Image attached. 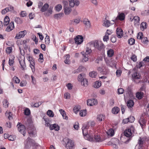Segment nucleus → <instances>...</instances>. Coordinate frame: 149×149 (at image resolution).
<instances>
[{"mask_svg": "<svg viewBox=\"0 0 149 149\" xmlns=\"http://www.w3.org/2000/svg\"><path fill=\"white\" fill-rule=\"evenodd\" d=\"M25 126L18 123L17 126L18 131L24 136H25L26 128L28 131V133L30 136H35L36 134V129L32 125L30 120H28L25 123Z\"/></svg>", "mask_w": 149, "mask_h": 149, "instance_id": "f257e3e1", "label": "nucleus"}, {"mask_svg": "<svg viewBox=\"0 0 149 149\" xmlns=\"http://www.w3.org/2000/svg\"><path fill=\"white\" fill-rule=\"evenodd\" d=\"M134 127L132 125L130 128L125 130L124 132V134L125 136L127 138V139L125 142L126 143H127L131 140L132 137V133L134 132Z\"/></svg>", "mask_w": 149, "mask_h": 149, "instance_id": "f03ea898", "label": "nucleus"}, {"mask_svg": "<svg viewBox=\"0 0 149 149\" xmlns=\"http://www.w3.org/2000/svg\"><path fill=\"white\" fill-rule=\"evenodd\" d=\"M88 45H90L91 47H94L100 51L104 48V44L101 42L99 43L97 41H95L94 43H89Z\"/></svg>", "mask_w": 149, "mask_h": 149, "instance_id": "7ed1b4c3", "label": "nucleus"}, {"mask_svg": "<svg viewBox=\"0 0 149 149\" xmlns=\"http://www.w3.org/2000/svg\"><path fill=\"white\" fill-rule=\"evenodd\" d=\"M65 143L66 147L68 149H72L74 146V142L68 138H65L63 140Z\"/></svg>", "mask_w": 149, "mask_h": 149, "instance_id": "20e7f679", "label": "nucleus"}, {"mask_svg": "<svg viewBox=\"0 0 149 149\" xmlns=\"http://www.w3.org/2000/svg\"><path fill=\"white\" fill-rule=\"evenodd\" d=\"M88 139L90 141L97 142H101L104 140L101 139L100 136L97 134H95L94 137L91 136H89Z\"/></svg>", "mask_w": 149, "mask_h": 149, "instance_id": "39448f33", "label": "nucleus"}, {"mask_svg": "<svg viewBox=\"0 0 149 149\" xmlns=\"http://www.w3.org/2000/svg\"><path fill=\"white\" fill-rule=\"evenodd\" d=\"M141 77V75L137 72H134L132 75V81L136 83L139 82L140 81L138 79H140Z\"/></svg>", "mask_w": 149, "mask_h": 149, "instance_id": "423d86ee", "label": "nucleus"}, {"mask_svg": "<svg viewBox=\"0 0 149 149\" xmlns=\"http://www.w3.org/2000/svg\"><path fill=\"white\" fill-rule=\"evenodd\" d=\"M27 143L31 142L33 147L32 149H38L39 147L40 148V147L39 145L38 144L36 143L35 141L33 140L30 139L28 137L27 139Z\"/></svg>", "mask_w": 149, "mask_h": 149, "instance_id": "0eeeda50", "label": "nucleus"}, {"mask_svg": "<svg viewBox=\"0 0 149 149\" xmlns=\"http://www.w3.org/2000/svg\"><path fill=\"white\" fill-rule=\"evenodd\" d=\"M28 60L29 61L30 63V66L31 65V66H30L33 72L35 71V61L34 60L33 58L32 57L30 56H29L28 57Z\"/></svg>", "mask_w": 149, "mask_h": 149, "instance_id": "6e6552de", "label": "nucleus"}, {"mask_svg": "<svg viewBox=\"0 0 149 149\" xmlns=\"http://www.w3.org/2000/svg\"><path fill=\"white\" fill-rule=\"evenodd\" d=\"M97 102L96 99L92 98L88 100L87 101V104L88 106H92L97 104Z\"/></svg>", "mask_w": 149, "mask_h": 149, "instance_id": "1a4fd4ad", "label": "nucleus"}, {"mask_svg": "<svg viewBox=\"0 0 149 149\" xmlns=\"http://www.w3.org/2000/svg\"><path fill=\"white\" fill-rule=\"evenodd\" d=\"M76 44L79 45L81 44L83 41V37L81 35H78L74 38Z\"/></svg>", "mask_w": 149, "mask_h": 149, "instance_id": "9d476101", "label": "nucleus"}, {"mask_svg": "<svg viewBox=\"0 0 149 149\" xmlns=\"http://www.w3.org/2000/svg\"><path fill=\"white\" fill-rule=\"evenodd\" d=\"M26 34V30H24L20 31L19 33L16 34L15 38V39H18L24 37L25 35Z\"/></svg>", "mask_w": 149, "mask_h": 149, "instance_id": "9b49d317", "label": "nucleus"}, {"mask_svg": "<svg viewBox=\"0 0 149 149\" xmlns=\"http://www.w3.org/2000/svg\"><path fill=\"white\" fill-rule=\"evenodd\" d=\"M125 15L123 13H121L119 14L117 17L115 19V20H112L113 22H115V21L119 19L121 21L124 20L125 18Z\"/></svg>", "mask_w": 149, "mask_h": 149, "instance_id": "f8f14e48", "label": "nucleus"}, {"mask_svg": "<svg viewBox=\"0 0 149 149\" xmlns=\"http://www.w3.org/2000/svg\"><path fill=\"white\" fill-rule=\"evenodd\" d=\"M14 28V23L13 21H12L9 23V25L6 28V31L10 32L13 30Z\"/></svg>", "mask_w": 149, "mask_h": 149, "instance_id": "ddd939ff", "label": "nucleus"}, {"mask_svg": "<svg viewBox=\"0 0 149 149\" xmlns=\"http://www.w3.org/2000/svg\"><path fill=\"white\" fill-rule=\"evenodd\" d=\"M116 33L118 38H121L123 36V31L122 29L117 28L116 30Z\"/></svg>", "mask_w": 149, "mask_h": 149, "instance_id": "4468645a", "label": "nucleus"}, {"mask_svg": "<svg viewBox=\"0 0 149 149\" xmlns=\"http://www.w3.org/2000/svg\"><path fill=\"white\" fill-rule=\"evenodd\" d=\"M89 128V126L88 125H84L82 128V130L83 135L87 136H88L87 135V129Z\"/></svg>", "mask_w": 149, "mask_h": 149, "instance_id": "2eb2a0df", "label": "nucleus"}, {"mask_svg": "<svg viewBox=\"0 0 149 149\" xmlns=\"http://www.w3.org/2000/svg\"><path fill=\"white\" fill-rule=\"evenodd\" d=\"M50 130H54L56 131H58L59 130V126L56 124H54L49 125Z\"/></svg>", "mask_w": 149, "mask_h": 149, "instance_id": "dca6fc26", "label": "nucleus"}, {"mask_svg": "<svg viewBox=\"0 0 149 149\" xmlns=\"http://www.w3.org/2000/svg\"><path fill=\"white\" fill-rule=\"evenodd\" d=\"M139 122L142 127L145 125L146 121L143 116H142L140 117Z\"/></svg>", "mask_w": 149, "mask_h": 149, "instance_id": "f3484780", "label": "nucleus"}, {"mask_svg": "<svg viewBox=\"0 0 149 149\" xmlns=\"http://www.w3.org/2000/svg\"><path fill=\"white\" fill-rule=\"evenodd\" d=\"M81 54L83 56L82 61L84 62L88 61V55L84 54V52H82Z\"/></svg>", "mask_w": 149, "mask_h": 149, "instance_id": "a211bd4d", "label": "nucleus"}, {"mask_svg": "<svg viewBox=\"0 0 149 149\" xmlns=\"http://www.w3.org/2000/svg\"><path fill=\"white\" fill-rule=\"evenodd\" d=\"M115 22L111 23L110 21L109 20H106L104 21L103 25L104 26L106 27H109L112 24H113Z\"/></svg>", "mask_w": 149, "mask_h": 149, "instance_id": "6ab92c4d", "label": "nucleus"}, {"mask_svg": "<svg viewBox=\"0 0 149 149\" xmlns=\"http://www.w3.org/2000/svg\"><path fill=\"white\" fill-rule=\"evenodd\" d=\"M19 63L21 66L22 69L23 70H24L26 67L24 60H19Z\"/></svg>", "mask_w": 149, "mask_h": 149, "instance_id": "aec40b11", "label": "nucleus"}, {"mask_svg": "<svg viewBox=\"0 0 149 149\" xmlns=\"http://www.w3.org/2000/svg\"><path fill=\"white\" fill-rule=\"evenodd\" d=\"M10 19L8 16H6L4 19V26H7L9 23Z\"/></svg>", "mask_w": 149, "mask_h": 149, "instance_id": "412c9836", "label": "nucleus"}, {"mask_svg": "<svg viewBox=\"0 0 149 149\" xmlns=\"http://www.w3.org/2000/svg\"><path fill=\"white\" fill-rule=\"evenodd\" d=\"M134 103L133 100H130L127 102V105L128 107H132L134 105Z\"/></svg>", "mask_w": 149, "mask_h": 149, "instance_id": "4be33fe9", "label": "nucleus"}, {"mask_svg": "<svg viewBox=\"0 0 149 149\" xmlns=\"http://www.w3.org/2000/svg\"><path fill=\"white\" fill-rule=\"evenodd\" d=\"M14 21L18 24H21L23 22V20L18 17H15Z\"/></svg>", "mask_w": 149, "mask_h": 149, "instance_id": "5701e85b", "label": "nucleus"}, {"mask_svg": "<svg viewBox=\"0 0 149 149\" xmlns=\"http://www.w3.org/2000/svg\"><path fill=\"white\" fill-rule=\"evenodd\" d=\"M114 54L113 50L112 49H110L107 52L108 56L109 57H111L113 56Z\"/></svg>", "mask_w": 149, "mask_h": 149, "instance_id": "b1692460", "label": "nucleus"}, {"mask_svg": "<svg viewBox=\"0 0 149 149\" xmlns=\"http://www.w3.org/2000/svg\"><path fill=\"white\" fill-rule=\"evenodd\" d=\"M120 109L117 107H115L112 109V112L114 114H117L119 111Z\"/></svg>", "mask_w": 149, "mask_h": 149, "instance_id": "393cba45", "label": "nucleus"}, {"mask_svg": "<svg viewBox=\"0 0 149 149\" xmlns=\"http://www.w3.org/2000/svg\"><path fill=\"white\" fill-rule=\"evenodd\" d=\"M49 5L47 3H45L40 9V11L43 12L45 11L49 8Z\"/></svg>", "mask_w": 149, "mask_h": 149, "instance_id": "a878e982", "label": "nucleus"}, {"mask_svg": "<svg viewBox=\"0 0 149 149\" xmlns=\"http://www.w3.org/2000/svg\"><path fill=\"white\" fill-rule=\"evenodd\" d=\"M101 85V81H96L95 82V83L94 85V87L95 88H98Z\"/></svg>", "mask_w": 149, "mask_h": 149, "instance_id": "bb28decb", "label": "nucleus"}, {"mask_svg": "<svg viewBox=\"0 0 149 149\" xmlns=\"http://www.w3.org/2000/svg\"><path fill=\"white\" fill-rule=\"evenodd\" d=\"M107 134L110 136H112L114 134V131L113 129H110L107 132Z\"/></svg>", "mask_w": 149, "mask_h": 149, "instance_id": "cd10ccee", "label": "nucleus"}, {"mask_svg": "<svg viewBox=\"0 0 149 149\" xmlns=\"http://www.w3.org/2000/svg\"><path fill=\"white\" fill-rule=\"evenodd\" d=\"M71 11V10L69 7H66L64 8V13L65 15H68Z\"/></svg>", "mask_w": 149, "mask_h": 149, "instance_id": "c85d7f7f", "label": "nucleus"}, {"mask_svg": "<svg viewBox=\"0 0 149 149\" xmlns=\"http://www.w3.org/2000/svg\"><path fill=\"white\" fill-rule=\"evenodd\" d=\"M84 24L86 25L87 27H90V22L88 19H85L83 21Z\"/></svg>", "mask_w": 149, "mask_h": 149, "instance_id": "c756f323", "label": "nucleus"}, {"mask_svg": "<svg viewBox=\"0 0 149 149\" xmlns=\"http://www.w3.org/2000/svg\"><path fill=\"white\" fill-rule=\"evenodd\" d=\"M91 47L90 46V47H87L86 48V52L85 53L84 52V54L87 55L90 54L91 52L92 51L91 48Z\"/></svg>", "mask_w": 149, "mask_h": 149, "instance_id": "7c9ffc66", "label": "nucleus"}, {"mask_svg": "<svg viewBox=\"0 0 149 149\" xmlns=\"http://www.w3.org/2000/svg\"><path fill=\"white\" fill-rule=\"evenodd\" d=\"M81 82V84L84 86H87L88 85L87 79L86 78L82 80Z\"/></svg>", "mask_w": 149, "mask_h": 149, "instance_id": "2f4dec72", "label": "nucleus"}, {"mask_svg": "<svg viewBox=\"0 0 149 149\" xmlns=\"http://www.w3.org/2000/svg\"><path fill=\"white\" fill-rule=\"evenodd\" d=\"M136 95L137 98L141 99L143 98V93L141 92H138L136 93Z\"/></svg>", "mask_w": 149, "mask_h": 149, "instance_id": "473e14b6", "label": "nucleus"}, {"mask_svg": "<svg viewBox=\"0 0 149 149\" xmlns=\"http://www.w3.org/2000/svg\"><path fill=\"white\" fill-rule=\"evenodd\" d=\"M133 20L135 21L134 23L135 24H137V23H139L140 18L138 16H135L133 17V19L131 21H132Z\"/></svg>", "mask_w": 149, "mask_h": 149, "instance_id": "72a5a7b5", "label": "nucleus"}, {"mask_svg": "<svg viewBox=\"0 0 149 149\" xmlns=\"http://www.w3.org/2000/svg\"><path fill=\"white\" fill-rule=\"evenodd\" d=\"M63 15V13H60L54 15V18L55 19H58L59 18H60V17H61Z\"/></svg>", "mask_w": 149, "mask_h": 149, "instance_id": "f704fd0d", "label": "nucleus"}, {"mask_svg": "<svg viewBox=\"0 0 149 149\" xmlns=\"http://www.w3.org/2000/svg\"><path fill=\"white\" fill-rule=\"evenodd\" d=\"M146 23L145 22H143L141 24L140 28L141 30L143 29V31L144 29L146 28Z\"/></svg>", "mask_w": 149, "mask_h": 149, "instance_id": "c9c22d12", "label": "nucleus"}, {"mask_svg": "<svg viewBox=\"0 0 149 149\" xmlns=\"http://www.w3.org/2000/svg\"><path fill=\"white\" fill-rule=\"evenodd\" d=\"M97 74V72L94 71H92L89 73V76L91 77H95Z\"/></svg>", "mask_w": 149, "mask_h": 149, "instance_id": "e433bc0d", "label": "nucleus"}, {"mask_svg": "<svg viewBox=\"0 0 149 149\" xmlns=\"http://www.w3.org/2000/svg\"><path fill=\"white\" fill-rule=\"evenodd\" d=\"M78 80L79 81H81L84 80L85 78L84 77V74H80L78 76Z\"/></svg>", "mask_w": 149, "mask_h": 149, "instance_id": "4c0bfd02", "label": "nucleus"}, {"mask_svg": "<svg viewBox=\"0 0 149 149\" xmlns=\"http://www.w3.org/2000/svg\"><path fill=\"white\" fill-rule=\"evenodd\" d=\"M24 114L26 116H29L31 113L30 110L28 108H26L24 111Z\"/></svg>", "mask_w": 149, "mask_h": 149, "instance_id": "58836bf2", "label": "nucleus"}, {"mask_svg": "<svg viewBox=\"0 0 149 149\" xmlns=\"http://www.w3.org/2000/svg\"><path fill=\"white\" fill-rule=\"evenodd\" d=\"M55 8L56 11L59 12L61 10L62 6L61 4H58L55 7Z\"/></svg>", "mask_w": 149, "mask_h": 149, "instance_id": "ea45409f", "label": "nucleus"}, {"mask_svg": "<svg viewBox=\"0 0 149 149\" xmlns=\"http://www.w3.org/2000/svg\"><path fill=\"white\" fill-rule=\"evenodd\" d=\"M144 65L143 62L142 61H140L139 63H137V64L136 65V67L137 68H140L141 67H142L143 65Z\"/></svg>", "mask_w": 149, "mask_h": 149, "instance_id": "a19ab883", "label": "nucleus"}, {"mask_svg": "<svg viewBox=\"0 0 149 149\" xmlns=\"http://www.w3.org/2000/svg\"><path fill=\"white\" fill-rule=\"evenodd\" d=\"M86 114V110H81L79 113V115L81 116H85Z\"/></svg>", "mask_w": 149, "mask_h": 149, "instance_id": "79ce46f5", "label": "nucleus"}, {"mask_svg": "<svg viewBox=\"0 0 149 149\" xmlns=\"http://www.w3.org/2000/svg\"><path fill=\"white\" fill-rule=\"evenodd\" d=\"M143 143L144 141L142 140L141 137H139L138 141V144L139 145V146H140V147H142L143 146Z\"/></svg>", "mask_w": 149, "mask_h": 149, "instance_id": "37998d69", "label": "nucleus"}, {"mask_svg": "<svg viewBox=\"0 0 149 149\" xmlns=\"http://www.w3.org/2000/svg\"><path fill=\"white\" fill-rule=\"evenodd\" d=\"M47 115L49 117H53L54 116V114L53 111L50 110H49L47 112Z\"/></svg>", "mask_w": 149, "mask_h": 149, "instance_id": "c03bdc74", "label": "nucleus"}, {"mask_svg": "<svg viewBox=\"0 0 149 149\" xmlns=\"http://www.w3.org/2000/svg\"><path fill=\"white\" fill-rule=\"evenodd\" d=\"M82 67L79 66L77 69L74 70L73 72V73H78L82 70Z\"/></svg>", "mask_w": 149, "mask_h": 149, "instance_id": "a18cd8bd", "label": "nucleus"}, {"mask_svg": "<svg viewBox=\"0 0 149 149\" xmlns=\"http://www.w3.org/2000/svg\"><path fill=\"white\" fill-rule=\"evenodd\" d=\"M130 58L134 62H136L137 60V56L133 54H132V56Z\"/></svg>", "mask_w": 149, "mask_h": 149, "instance_id": "49530a36", "label": "nucleus"}, {"mask_svg": "<svg viewBox=\"0 0 149 149\" xmlns=\"http://www.w3.org/2000/svg\"><path fill=\"white\" fill-rule=\"evenodd\" d=\"M135 41L134 38H131L128 40V43L130 45H133L134 44Z\"/></svg>", "mask_w": 149, "mask_h": 149, "instance_id": "de8ad7c7", "label": "nucleus"}, {"mask_svg": "<svg viewBox=\"0 0 149 149\" xmlns=\"http://www.w3.org/2000/svg\"><path fill=\"white\" fill-rule=\"evenodd\" d=\"M43 119L45 122L46 126L48 127L49 126V125H50L49 124V119L46 118L45 117H44L43 118Z\"/></svg>", "mask_w": 149, "mask_h": 149, "instance_id": "09e8293b", "label": "nucleus"}, {"mask_svg": "<svg viewBox=\"0 0 149 149\" xmlns=\"http://www.w3.org/2000/svg\"><path fill=\"white\" fill-rule=\"evenodd\" d=\"M3 103V105L6 108L8 107V102L7 100L4 99Z\"/></svg>", "mask_w": 149, "mask_h": 149, "instance_id": "8fccbe9b", "label": "nucleus"}, {"mask_svg": "<svg viewBox=\"0 0 149 149\" xmlns=\"http://www.w3.org/2000/svg\"><path fill=\"white\" fill-rule=\"evenodd\" d=\"M45 42L46 44L49 45L50 43V41L49 36H47L45 38Z\"/></svg>", "mask_w": 149, "mask_h": 149, "instance_id": "3c124183", "label": "nucleus"}, {"mask_svg": "<svg viewBox=\"0 0 149 149\" xmlns=\"http://www.w3.org/2000/svg\"><path fill=\"white\" fill-rule=\"evenodd\" d=\"M12 48L11 47H7L6 50V52L8 54H10L12 51Z\"/></svg>", "mask_w": 149, "mask_h": 149, "instance_id": "603ef678", "label": "nucleus"}, {"mask_svg": "<svg viewBox=\"0 0 149 149\" xmlns=\"http://www.w3.org/2000/svg\"><path fill=\"white\" fill-rule=\"evenodd\" d=\"M13 81L16 83H19L20 82V80L17 77L15 76L13 79Z\"/></svg>", "mask_w": 149, "mask_h": 149, "instance_id": "864d4df0", "label": "nucleus"}, {"mask_svg": "<svg viewBox=\"0 0 149 149\" xmlns=\"http://www.w3.org/2000/svg\"><path fill=\"white\" fill-rule=\"evenodd\" d=\"M103 118V116L102 114H101L97 115V119L99 121H101Z\"/></svg>", "mask_w": 149, "mask_h": 149, "instance_id": "5fc2aeb1", "label": "nucleus"}, {"mask_svg": "<svg viewBox=\"0 0 149 149\" xmlns=\"http://www.w3.org/2000/svg\"><path fill=\"white\" fill-rule=\"evenodd\" d=\"M143 36V35L142 33L141 32H139L138 33L137 36V38L138 39L141 40Z\"/></svg>", "mask_w": 149, "mask_h": 149, "instance_id": "6e6d98bb", "label": "nucleus"}, {"mask_svg": "<svg viewBox=\"0 0 149 149\" xmlns=\"http://www.w3.org/2000/svg\"><path fill=\"white\" fill-rule=\"evenodd\" d=\"M141 39L142 42L144 44L147 43L148 42L147 38L146 37L142 38Z\"/></svg>", "mask_w": 149, "mask_h": 149, "instance_id": "4d7b16f0", "label": "nucleus"}, {"mask_svg": "<svg viewBox=\"0 0 149 149\" xmlns=\"http://www.w3.org/2000/svg\"><path fill=\"white\" fill-rule=\"evenodd\" d=\"M127 94H128L130 97H131L132 95V93L130 88H128L127 91Z\"/></svg>", "mask_w": 149, "mask_h": 149, "instance_id": "13d9d810", "label": "nucleus"}, {"mask_svg": "<svg viewBox=\"0 0 149 149\" xmlns=\"http://www.w3.org/2000/svg\"><path fill=\"white\" fill-rule=\"evenodd\" d=\"M16 138V136H15L10 135L8 137V139L10 141H14Z\"/></svg>", "mask_w": 149, "mask_h": 149, "instance_id": "bf43d9fd", "label": "nucleus"}, {"mask_svg": "<svg viewBox=\"0 0 149 149\" xmlns=\"http://www.w3.org/2000/svg\"><path fill=\"white\" fill-rule=\"evenodd\" d=\"M9 9L8 8H5L3 10L1 11V13L2 14H4L6 13L9 11Z\"/></svg>", "mask_w": 149, "mask_h": 149, "instance_id": "052dcab7", "label": "nucleus"}, {"mask_svg": "<svg viewBox=\"0 0 149 149\" xmlns=\"http://www.w3.org/2000/svg\"><path fill=\"white\" fill-rule=\"evenodd\" d=\"M86 125H88L89 126V127L91 126V127H93L95 125V123L93 121H92L91 122H88Z\"/></svg>", "mask_w": 149, "mask_h": 149, "instance_id": "680f3d73", "label": "nucleus"}, {"mask_svg": "<svg viewBox=\"0 0 149 149\" xmlns=\"http://www.w3.org/2000/svg\"><path fill=\"white\" fill-rule=\"evenodd\" d=\"M122 71L120 70H116V74L117 76L118 77H119L120 76L121 74L122 73Z\"/></svg>", "mask_w": 149, "mask_h": 149, "instance_id": "e2e57ef3", "label": "nucleus"}, {"mask_svg": "<svg viewBox=\"0 0 149 149\" xmlns=\"http://www.w3.org/2000/svg\"><path fill=\"white\" fill-rule=\"evenodd\" d=\"M109 39V36L105 33V35L104 36L103 40L104 41L107 42Z\"/></svg>", "mask_w": 149, "mask_h": 149, "instance_id": "0e129e2a", "label": "nucleus"}, {"mask_svg": "<svg viewBox=\"0 0 149 149\" xmlns=\"http://www.w3.org/2000/svg\"><path fill=\"white\" fill-rule=\"evenodd\" d=\"M121 107L122 113L123 114L125 112V109L126 108V106L121 104Z\"/></svg>", "mask_w": 149, "mask_h": 149, "instance_id": "69168bd1", "label": "nucleus"}, {"mask_svg": "<svg viewBox=\"0 0 149 149\" xmlns=\"http://www.w3.org/2000/svg\"><path fill=\"white\" fill-rule=\"evenodd\" d=\"M118 94H121L123 93L124 90L121 88H119L118 89Z\"/></svg>", "mask_w": 149, "mask_h": 149, "instance_id": "338daca9", "label": "nucleus"}, {"mask_svg": "<svg viewBox=\"0 0 149 149\" xmlns=\"http://www.w3.org/2000/svg\"><path fill=\"white\" fill-rule=\"evenodd\" d=\"M26 141H27L26 144L25 145V148L26 149H28L29 148L30 146H31V145H32V144L31 142L28 143L27 139L26 140Z\"/></svg>", "mask_w": 149, "mask_h": 149, "instance_id": "774afa93", "label": "nucleus"}]
</instances>
